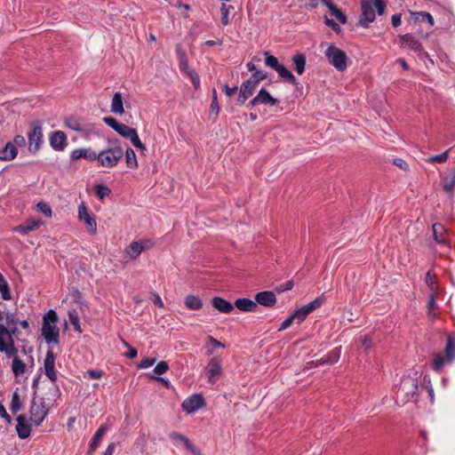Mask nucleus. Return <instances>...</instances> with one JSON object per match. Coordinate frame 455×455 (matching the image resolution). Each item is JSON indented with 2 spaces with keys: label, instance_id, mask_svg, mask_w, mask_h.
Wrapping results in <instances>:
<instances>
[{
  "label": "nucleus",
  "instance_id": "45",
  "mask_svg": "<svg viewBox=\"0 0 455 455\" xmlns=\"http://www.w3.org/2000/svg\"><path fill=\"white\" fill-rule=\"evenodd\" d=\"M136 129L131 128L126 124H121L116 130V132L121 135L122 137L128 139L133 132H135Z\"/></svg>",
  "mask_w": 455,
  "mask_h": 455
},
{
  "label": "nucleus",
  "instance_id": "18",
  "mask_svg": "<svg viewBox=\"0 0 455 455\" xmlns=\"http://www.w3.org/2000/svg\"><path fill=\"white\" fill-rule=\"evenodd\" d=\"M339 355H340L339 350L338 348H335V349L331 350L326 356H324L319 360H315V361L307 363L306 368L310 369L313 366H319V365H323L325 363L332 364V363L338 362V360L339 358Z\"/></svg>",
  "mask_w": 455,
  "mask_h": 455
},
{
  "label": "nucleus",
  "instance_id": "43",
  "mask_svg": "<svg viewBox=\"0 0 455 455\" xmlns=\"http://www.w3.org/2000/svg\"><path fill=\"white\" fill-rule=\"evenodd\" d=\"M264 54H265V56H266V58H265V64H266L267 67H269V68H273V69L276 70V69L278 68V67L281 65V64L278 62L277 58H275V56H273V55H270V54H269V52H266Z\"/></svg>",
  "mask_w": 455,
  "mask_h": 455
},
{
  "label": "nucleus",
  "instance_id": "59",
  "mask_svg": "<svg viewBox=\"0 0 455 455\" xmlns=\"http://www.w3.org/2000/svg\"><path fill=\"white\" fill-rule=\"evenodd\" d=\"M156 358L146 357L142 359L138 364V368L144 369L152 366L156 363Z\"/></svg>",
  "mask_w": 455,
  "mask_h": 455
},
{
  "label": "nucleus",
  "instance_id": "10",
  "mask_svg": "<svg viewBox=\"0 0 455 455\" xmlns=\"http://www.w3.org/2000/svg\"><path fill=\"white\" fill-rule=\"evenodd\" d=\"M418 391V382L415 379L407 377L404 378L398 388V394L409 399L413 397Z\"/></svg>",
  "mask_w": 455,
  "mask_h": 455
},
{
  "label": "nucleus",
  "instance_id": "6",
  "mask_svg": "<svg viewBox=\"0 0 455 455\" xmlns=\"http://www.w3.org/2000/svg\"><path fill=\"white\" fill-rule=\"evenodd\" d=\"M30 131L28 133V151L35 155L41 148L43 142V129L39 121L30 123Z\"/></svg>",
  "mask_w": 455,
  "mask_h": 455
},
{
  "label": "nucleus",
  "instance_id": "60",
  "mask_svg": "<svg viewBox=\"0 0 455 455\" xmlns=\"http://www.w3.org/2000/svg\"><path fill=\"white\" fill-rule=\"evenodd\" d=\"M38 210L43 212L44 215L51 217L52 216V210L50 206L45 203H38L37 204Z\"/></svg>",
  "mask_w": 455,
  "mask_h": 455
},
{
  "label": "nucleus",
  "instance_id": "11",
  "mask_svg": "<svg viewBox=\"0 0 455 455\" xmlns=\"http://www.w3.org/2000/svg\"><path fill=\"white\" fill-rule=\"evenodd\" d=\"M169 437L174 442L182 443L185 449L189 451L193 455H202L200 449L184 435L179 432H172Z\"/></svg>",
  "mask_w": 455,
  "mask_h": 455
},
{
  "label": "nucleus",
  "instance_id": "5",
  "mask_svg": "<svg viewBox=\"0 0 455 455\" xmlns=\"http://www.w3.org/2000/svg\"><path fill=\"white\" fill-rule=\"evenodd\" d=\"M51 407L52 404L50 403H46L44 398H40L39 400L34 398L30 406V421L36 427L40 426L44 420Z\"/></svg>",
  "mask_w": 455,
  "mask_h": 455
},
{
  "label": "nucleus",
  "instance_id": "54",
  "mask_svg": "<svg viewBox=\"0 0 455 455\" xmlns=\"http://www.w3.org/2000/svg\"><path fill=\"white\" fill-rule=\"evenodd\" d=\"M417 15V20H419L421 21L427 20L431 26L434 25V19L432 15L426 12H419L415 13Z\"/></svg>",
  "mask_w": 455,
  "mask_h": 455
},
{
  "label": "nucleus",
  "instance_id": "53",
  "mask_svg": "<svg viewBox=\"0 0 455 455\" xmlns=\"http://www.w3.org/2000/svg\"><path fill=\"white\" fill-rule=\"evenodd\" d=\"M111 193V190L108 187L103 185L96 186V194L100 197V199H103L105 196H108Z\"/></svg>",
  "mask_w": 455,
  "mask_h": 455
},
{
  "label": "nucleus",
  "instance_id": "58",
  "mask_svg": "<svg viewBox=\"0 0 455 455\" xmlns=\"http://www.w3.org/2000/svg\"><path fill=\"white\" fill-rule=\"evenodd\" d=\"M19 323V319L14 314L8 313L5 316V323L8 327L16 326Z\"/></svg>",
  "mask_w": 455,
  "mask_h": 455
},
{
  "label": "nucleus",
  "instance_id": "34",
  "mask_svg": "<svg viewBox=\"0 0 455 455\" xmlns=\"http://www.w3.org/2000/svg\"><path fill=\"white\" fill-rule=\"evenodd\" d=\"M65 124L71 130L76 132H84L85 125L81 122L79 118L70 116L65 120Z\"/></svg>",
  "mask_w": 455,
  "mask_h": 455
},
{
  "label": "nucleus",
  "instance_id": "30",
  "mask_svg": "<svg viewBox=\"0 0 455 455\" xmlns=\"http://www.w3.org/2000/svg\"><path fill=\"white\" fill-rule=\"evenodd\" d=\"M185 306L191 310H199L203 307V300L195 295H188L184 299Z\"/></svg>",
  "mask_w": 455,
  "mask_h": 455
},
{
  "label": "nucleus",
  "instance_id": "56",
  "mask_svg": "<svg viewBox=\"0 0 455 455\" xmlns=\"http://www.w3.org/2000/svg\"><path fill=\"white\" fill-rule=\"evenodd\" d=\"M220 11H221V15H222L221 22L224 26H227L229 23V19H228L229 7H228L225 4H222V5L220 7Z\"/></svg>",
  "mask_w": 455,
  "mask_h": 455
},
{
  "label": "nucleus",
  "instance_id": "25",
  "mask_svg": "<svg viewBox=\"0 0 455 455\" xmlns=\"http://www.w3.org/2000/svg\"><path fill=\"white\" fill-rule=\"evenodd\" d=\"M70 157L73 161H76L80 158H84L89 161H95L96 152L92 151L91 149L88 148H77L71 152Z\"/></svg>",
  "mask_w": 455,
  "mask_h": 455
},
{
  "label": "nucleus",
  "instance_id": "41",
  "mask_svg": "<svg viewBox=\"0 0 455 455\" xmlns=\"http://www.w3.org/2000/svg\"><path fill=\"white\" fill-rule=\"evenodd\" d=\"M176 51H177V54H178L179 60H180V70L182 72H184V73H187L189 70H191L188 68V60H187V57H186V52L181 49V47L180 45L177 46Z\"/></svg>",
  "mask_w": 455,
  "mask_h": 455
},
{
  "label": "nucleus",
  "instance_id": "13",
  "mask_svg": "<svg viewBox=\"0 0 455 455\" xmlns=\"http://www.w3.org/2000/svg\"><path fill=\"white\" fill-rule=\"evenodd\" d=\"M78 218L84 221L90 233L95 234L97 232L96 220L88 213L87 208L84 203L78 207Z\"/></svg>",
  "mask_w": 455,
  "mask_h": 455
},
{
  "label": "nucleus",
  "instance_id": "32",
  "mask_svg": "<svg viewBox=\"0 0 455 455\" xmlns=\"http://www.w3.org/2000/svg\"><path fill=\"white\" fill-rule=\"evenodd\" d=\"M111 111L115 114H124V108L123 104V98L120 92H116L113 96L111 103Z\"/></svg>",
  "mask_w": 455,
  "mask_h": 455
},
{
  "label": "nucleus",
  "instance_id": "22",
  "mask_svg": "<svg viewBox=\"0 0 455 455\" xmlns=\"http://www.w3.org/2000/svg\"><path fill=\"white\" fill-rule=\"evenodd\" d=\"M212 307L220 313L228 314L234 309V304L221 297H213L212 299Z\"/></svg>",
  "mask_w": 455,
  "mask_h": 455
},
{
  "label": "nucleus",
  "instance_id": "14",
  "mask_svg": "<svg viewBox=\"0 0 455 455\" xmlns=\"http://www.w3.org/2000/svg\"><path fill=\"white\" fill-rule=\"evenodd\" d=\"M278 100L273 98L266 89H261L257 96H255L249 103L250 106L255 107L259 104H268L270 106H275Z\"/></svg>",
  "mask_w": 455,
  "mask_h": 455
},
{
  "label": "nucleus",
  "instance_id": "55",
  "mask_svg": "<svg viewBox=\"0 0 455 455\" xmlns=\"http://www.w3.org/2000/svg\"><path fill=\"white\" fill-rule=\"evenodd\" d=\"M189 78L191 79V82L195 87V89H198L199 86H200V78H199V76L198 74L194 71V70H189L188 72L186 73Z\"/></svg>",
  "mask_w": 455,
  "mask_h": 455
},
{
  "label": "nucleus",
  "instance_id": "44",
  "mask_svg": "<svg viewBox=\"0 0 455 455\" xmlns=\"http://www.w3.org/2000/svg\"><path fill=\"white\" fill-rule=\"evenodd\" d=\"M68 317H69V321L72 323V325L74 326L75 330L81 332L82 331H81L80 321H79V316H78L77 312L76 310L69 311Z\"/></svg>",
  "mask_w": 455,
  "mask_h": 455
},
{
  "label": "nucleus",
  "instance_id": "1",
  "mask_svg": "<svg viewBox=\"0 0 455 455\" xmlns=\"http://www.w3.org/2000/svg\"><path fill=\"white\" fill-rule=\"evenodd\" d=\"M124 156V149L117 143L113 142V146L96 153V160L104 168H113L117 165L118 162Z\"/></svg>",
  "mask_w": 455,
  "mask_h": 455
},
{
  "label": "nucleus",
  "instance_id": "40",
  "mask_svg": "<svg viewBox=\"0 0 455 455\" xmlns=\"http://www.w3.org/2000/svg\"><path fill=\"white\" fill-rule=\"evenodd\" d=\"M125 162L129 169H136L138 167L137 156L132 148L125 150Z\"/></svg>",
  "mask_w": 455,
  "mask_h": 455
},
{
  "label": "nucleus",
  "instance_id": "16",
  "mask_svg": "<svg viewBox=\"0 0 455 455\" xmlns=\"http://www.w3.org/2000/svg\"><path fill=\"white\" fill-rule=\"evenodd\" d=\"M256 85L252 81L246 80L241 86L236 101L239 105H243L254 92Z\"/></svg>",
  "mask_w": 455,
  "mask_h": 455
},
{
  "label": "nucleus",
  "instance_id": "21",
  "mask_svg": "<svg viewBox=\"0 0 455 455\" xmlns=\"http://www.w3.org/2000/svg\"><path fill=\"white\" fill-rule=\"evenodd\" d=\"M255 302L264 307H273L276 303V297L273 291H265L255 295Z\"/></svg>",
  "mask_w": 455,
  "mask_h": 455
},
{
  "label": "nucleus",
  "instance_id": "33",
  "mask_svg": "<svg viewBox=\"0 0 455 455\" xmlns=\"http://www.w3.org/2000/svg\"><path fill=\"white\" fill-rule=\"evenodd\" d=\"M442 186L445 193L449 194L450 196L453 195V190L455 188V168L451 170V180H449L447 177H443L442 179Z\"/></svg>",
  "mask_w": 455,
  "mask_h": 455
},
{
  "label": "nucleus",
  "instance_id": "39",
  "mask_svg": "<svg viewBox=\"0 0 455 455\" xmlns=\"http://www.w3.org/2000/svg\"><path fill=\"white\" fill-rule=\"evenodd\" d=\"M275 71L278 73L280 77L283 78L284 80H286L290 84H296L295 76L283 65L281 64Z\"/></svg>",
  "mask_w": 455,
  "mask_h": 455
},
{
  "label": "nucleus",
  "instance_id": "28",
  "mask_svg": "<svg viewBox=\"0 0 455 455\" xmlns=\"http://www.w3.org/2000/svg\"><path fill=\"white\" fill-rule=\"evenodd\" d=\"M40 224L39 220H35L33 219L28 220L25 223L20 224L13 228L14 231L19 232L20 234H28L30 231L35 230Z\"/></svg>",
  "mask_w": 455,
  "mask_h": 455
},
{
  "label": "nucleus",
  "instance_id": "29",
  "mask_svg": "<svg viewBox=\"0 0 455 455\" xmlns=\"http://www.w3.org/2000/svg\"><path fill=\"white\" fill-rule=\"evenodd\" d=\"M432 231H433V237L435 241L438 243H446L445 239V228L440 223H435L432 226Z\"/></svg>",
  "mask_w": 455,
  "mask_h": 455
},
{
  "label": "nucleus",
  "instance_id": "36",
  "mask_svg": "<svg viewBox=\"0 0 455 455\" xmlns=\"http://www.w3.org/2000/svg\"><path fill=\"white\" fill-rule=\"evenodd\" d=\"M295 70L299 75L303 74L306 67V57L304 54H296L291 59Z\"/></svg>",
  "mask_w": 455,
  "mask_h": 455
},
{
  "label": "nucleus",
  "instance_id": "2",
  "mask_svg": "<svg viewBox=\"0 0 455 455\" xmlns=\"http://www.w3.org/2000/svg\"><path fill=\"white\" fill-rule=\"evenodd\" d=\"M57 321V314L52 309L43 317L42 336L47 343H59L60 330L56 325Z\"/></svg>",
  "mask_w": 455,
  "mask_h": 455
},
{
  "label": "nucleus",
  "instance_id": "42",
  "mask_svg": "<svg viewBox=\"0 0 455 455\" xmlns=\"http://www.w3.org/2000/svg\"><path fill=\"white\" fill-rule=\"evenodd\" d=\"M0 292L2 294V298L4 300H9L12 299L9 284L1 273H0Z\"/></svg>",
  "mask_w": 455,
  "mask_h": 455
},
{
  "label": "nucleus",
  "instance_id": "52",
  "mask_svg": "<svg viewBox=\"0 0 455 455\" xmlns=\"http://www.w3.org/2000/svg\"><path fill=\"white\" fill-rule=\"evenodd\" d=\"M448 156H449V150H446L445 152H443L440 155H436V156H433L429 157L427 161L429 163H445L448 159Z\"/></svg>",
  "mask_w": 455,
  "mask_h": 455
},
{
  "label": "nucleus",
  "instance_id": "12",
  "mask_svg": "<svg viewBox=\"0 0 455 455\" xmlns=\"http://www.w3.org/2000/svg\"><path fill=\"white\" fill-rule=\"evenodd\" d=\"M204 399L201 395H194L182 403L181 406L188 413L194 412L204 407Z\"/></svg>",
  "mask_w": 455,
  "mask_h": 455
},
{
  "label": "nucleus",
  "instance_id": "15",
  "mask_svg": "<svg viewBox=\"0 0 455 455\" xmlns=\"http://www.w3.org/2000/svg\"><path fill=\"white\" fill-rule=\"evenodd\" d=\"M55 366V355L52 350H48L44 359V371L49 379L55 383L57 380V374L54 369Z\"/></svg>",
  "mask_w": 455,
  "mask_h": 455
},
{
  "label": "nucleus",
  "instance_id": "20",
  "mask_svg": "<svg viewBox=\"0 0 455 455\" xmlns=\"http://www.w3.org/2000/svg\"><path fill=\"white\" fill-rule=\"evenodd\" d=\"M50 144L55 150H63L67 146V136L64 132H53L50 136Z\"/></svg>",
  "mask_w": 455,
  "mask_h": 455
},
{
  "label": "nucleus",
  "instance_id": "46",
  "mask_svg": "<svg viewBox=\"0 0 455 455\" xmlns=\"http://www.w3.org/2000/svg\"><path fill=\"white\" fill-rule=\"evenodd\" d=\"M267 77V74L262 70L255 71L252 76L248 79L249 81H252L254 84L257 86L258 84L265 80Z\"/></svg>",
  "mask_w": 455,
  "mask_h": 455
},
{
  "label": "nucleus",
  "instance_id": "61",
  "mask_svg": "<svg viewBox=\"0 0 455 455\" xmlns=\"http://www.w3.org/2000/svg\"><path fill=\"white\" fill-rule=\"evenodd\" d=\"M292 287H293V282L291 280H289V281L285 282L284 283L278 285L275 288V290L277 292H283L285 291L291 290Z\"/></svg>",
  "mask_w": 455,
  "mask_h": 455
},
{
  "label": "nucleus",
  "instance_id": "7",
  "mask_svg": "<svg viewBox=\"0 0 455 455\" xmlns=\"http://www.w3.org/2000/svg\"><path fill=\"white\" fill-rule=\"evenodd\" d=\"M0 352L5 353L8 357L18 354L12 333L3 323H0Z\"/></svg>",
  "mask_w": 455,
  "mask_h": 455
},
{
  "label": "nucleus",
  "instance_id": "31",
  "mask_svg": "<svg viewBox=\"0 0 455 455\" xmlns=\"http://www.w3.org/2000/svg\"><path fill=\"white\" fill-rule=\"evenodd\" d=\"M108 427L107 425H102L98 431L95 433L93 439L89 446L88 453L91 454L92 451L96 450L98 447L103 435L107 432Z\"/></svg>",
  "mask_w": 455,
  "mask_h": 455
},
{
  "label": "nucleus",
  "instance_id": "37",
  "mask_svg": "<svg viewBox=\"0 0 455 455\" xmlns=\"http://www.w3.org/2000/svg\"><path fill=\"white\" fill-rule=\"evenodd\" d=\"M12 357H13V361H12V369L13 374L16 377L20 376L25 372L26 364L22 360H20L17 356V355H15Z\"/></svg>",
  "mask_w": 455,
  "mask_h": 455
},
{
  "label": "nucleus",
  "instance_id": "50",
  "mask_svg": "<svg viewBox=\"0 0 455 455\" xmlns=\"http://www.w3.org/2000/svg\"><path fill=\"white\" fill-rule=\"evenodd\" d=\"M444 361H446L445 356L443 357L442 355L437 354L434 358L433 369L436 371H440L443 368Z\"/></svg>",
  "mask_w": 455,
  "mask_h": 455
},
{
  "label": "nucleus",
  "instance_id": "8",
  "mask_svg": "<svg viewBox=\"0 0 455 455\" xmlns=\"http://www.w3.org/2000/svg\"><path fill=\"white\" fill-rule=\"evenodd\" d=\"M325 55L329 62L339 71L347 68V55L342 50L331 44L327 48Z\"/></svg>",
  "mask_w": 455,
  "mask_h": 455
},
{
  "label": "nucleus",
  "instance_id": "51",
  "mask_svg": "<svg viewBox=\"0 0 455 455\" xmlns=\"http://www.w3.org/2000/svg\"><path fill=\"white\" fill-rule=\"evenodd\" d=\"M168 370H169L168 363L165 361H161L156 365V367L154 369V372L156 375L161 376V375L164 374L165 372H167Z\"/></svg>",
  "mask_w": 455,
  "mask_h": 455
},
{
  "label": "nucleus",
  "instance_id": "63",
  "mask_svg": "<svg viewBox=\"0 0 455 455\" xmlns=\"http://www.w3.org/2000/svg\"><path fill=\"white\" fill-rule=\"evenodd\" d=\"M294 319L293 317L291 316V315L287 317L280 325L278 331H284L285 329H287L288 327H290L293 323H294Z\"/></svg>",
  "mask_w": 455,
  "mask_h": 455
},
{
  "label": "nucleus",
  "instance_id": "64",
  "mask_svg": "<svg viewBox=\"0 0 455 455\" xmlns=\"http://www.w3.org/2000/svg\"><path fill=\"white\" fill-rule=\"evenodd\" d=\"M15 147H24L26 145V139L24 136L22 135H16L14 138H13V142H12Z\"/></svg>",
  "mask_w": 455,
  "mask_h": 455
},
{
  "label": "nucleus",
  "instance_id": "17",
  "mask_svg": "<svg viewBox=\"0 0 455 455\" xmlns=\"http://www.w3.org/2000/svg\"><path fill=\"white\" fill-rule=\"evenodd\" d=\"M222 373L220 363L215 359L212 358L206 368V375L210 383L214 384Z\"/></svg>",
  "mask_w": 455,
  "mask_h": 455
},
{
  "label": "nucleus",
  "instance_id": "27",
  "mask_svg": "<svg viewBox=\"0 0 455 455\" xmlns=\"http://www.w3.org/2000/svg\"><path fill=\"white\" fill-rule=\"evenodd\" d=\"M400 38L406 47L415 52H421L423 50L422 44L411 35L406 34L401 36Z\"/></svg>",
  "mask_w": 455,
  "mask_h": 455
},
{
  "label": "nucleus",
  "instance_id": "48",
  "mask_svg": "<svg viewBox=\"0 0 455 455\" xmlns=\"http://www.w3.org/2000/svg\"><path fill=\"white\" fill-rule=\"evenodd\" d=\"M132 145L140 149L145 150L146 147L145 145L140 141L139 135L137 133V131L133 132V133L131 134V136L128 138Z\"/></svg>",
  "mask_w": 455,
  "mask_h": 455
},
{
  "label": "nucleus",
  "instance_id": "49",
  "mask_svg": "<svg viewBox=\"0 0 455 455\" xmlns=\"http://www.w3.org/2000/svg\"><path fill=\"white\" fill-rule=\"evenodd\" d=\"M426 283L431 291H435L437 290V285L435 283V275L428 271L426 275Z\"/></svg>",
  "mask_w": 455,
  "mask_h": 455
},
{
  "label": "nucleus",
  "instance_id": "23",
  "mask_svg": "<svg viewBox=\"0 0 455 455\" xmlns=\"http://www.w3.org/2000/svg\"><path fill=\"white\" fill-rule=\"evenodd\" d=\"M235 307L243 312H255L258 308L255 301L246 298L235 299L234 302Z\"/></svg>",
  "mask_w": 455,
  "mask_h": 455
},
{
  "label": "nucleus",
  "instance_id": "38",
  "mask_svg": "<svg viewBox=\"0 0 455 455\" xmlns=\"http://www.w3.org/2000/svg\"><path fill=\"white\" fill-rule=\"evenodd\" d=\"M60 395V392L59 387L54 383H52V385L48 387L46 397L44 398L46 403H50L52 405L53 402H55Z\"/></svg>",
  "mask_w": 455,
  "mask_h": 455
},
{
  "label": "nucleus",
  "instance_id": "19",
  "mask_svg": "<svg viewBox=\"0 0 455 455\" xmlns=\"http://www.w3.org/2000/svg\"><path fill=\"white\" fill-rule=\"evenodd\" d=\"M16 431L18 436L20 439H26L30 435L31 427L28 423L27 417L24 414H20L17 417Z\"/></svg>",
  "mask_w": 455,
  "mask_h": 455
},
{
  "label": "nucleus",
  "instance_id": "47",
  "mask_svg": "<svg viewBox=\"0 0 455 455\" xmlns=\"http://www.w3.org/2000/svg\"><path fill=\"white\" fill-rule=\"evenodd\" d=\"M21 403L20 400V395L17 392H14L12 397V403H11V411L12 413H16L18 411L20 410Z\"/></svg>",
  "mask_w": 455,
  "mask_h": 455
},
{
  "label": "nucleus",
  "instance_id": "62",
  "mask_svg": "<svg viewBox=\"0 0 455 455\" xmlns=\"http://www.w3.org/2000/svg\"><path fill=\"white\" fill-rule=\"evenodd\" d=\"M393 163L395 165H396L398 168L403 170V171H408L409 170V164H407L406 161H404L403 159L402 158H395L393 160Z\"/></svg>",
  "mask_w": 455,
  "mask_h": 455
},
{
  "label": "nucleus",
  "instance_id": "24",
  "mask_svg": "<svg viewBox=\"0 0 455 455\" xmlns=\"http://www.w3.org/2000/svg\"><path fill=\"white\" fill-rule=\"evenodd\" d=\"M18 155V149L15 145L9 141L5 144L4 148L0 150L1 161H12Z\"/></svg>",
  "mask_w": 455,
  "mask_h": 455
},
{
  "label": "nucleus",
  "instance_id": "57",
  "mask_svg": "<svg viewBox=\"0 0 455 455\" xmlns=\"http://www.w3.org/2000/svg\"><path fill=\"white\" fill-rule=\"evenodd\" d=\"M103 121L106 124L110 126L116 132L118 129L119 125L121 124V123L117 122V120L112 116H106L103 118Z\"/></svg>",
  "mask_w": 455,
  "mask_h": 455
},
{
  "label": "nucleus",
  "instance_id": "3",
  "mask_svg": "<svg viewBox=\"0 0 455 455\" xmlns=\"http://www.w3.org/2000/svg\"><path fill=\"white\" fill-rule=\"evenodd\" d=\"M362 18L359 22L364 27L375 20V9L378 14L381 15L385 12V4L382 0H363L361 4Z\"/></svg>",
  "mask_w": 455,
  "mask_h": 455
},
{
  "label": "nucleus",
  "instance_id": "35",
  "mask_svg": "<svg viewBox=\"0 0 455 455\" xmlns=\"http://www.w3.org/2000/svg\"><path fill=\"white\" fill-rule=\"evenodd\" d=\"M444 355L447 362H451L455 358V339L451 337H448L447 339Z\"/></svg>",
  "mask_w": 455,
  "mask_h": 455
},
{
  "label": "nucleus",
  "instance_id": "26",
  "mask_svg": "<svg viewBox=\"0 0 455 455\" xmlns=\"http://www.w3.org/2000/svg\"><path fill=\"white\" fill-rule=\"evenodd\" d=\"M323 4H325L330 10V14L335 17L341 24L347 22V16L344 12L339 9L331 0H323Z\"/></svg>",
  "mask_w": 455,
  "mask_h": 455
},
{
  "label": "nucleus",
  "instance_id": "9",
  "mask_svg": "<svg viewBox=\"0 0 455 455\" xmlns=\"http://www.w3.org/2000/svg\"><path fill=\"white\" fill-rule=\"evenodd\" d=\"M325 299L323 296H319L316 299H315L313 301L309 302L304 307H301L298 309H296L292 314L291 316L293 317L294 321L297 323H300L303 322L307 315H309L314 310L319 308L323 303Z\"/></svg>",
  "mask_w": 455,
  "mask_h": 455
},
{
  "label": "nucleus",
  "instance_id": "4",
  "mask_svg": "<svg viewBox=\"0 0 455 455\" xmlns=\"http://www.w3.org/2000/svg\"><path fill=\"white\" fill-rule=\"evenodd\" d=\"M153 246L154 242L150 239L134 241L124 250L123 259L126 263L133 261L140 257L142 251L151 249Z\"/></svg>",
  "mask_w": 455,
  "mask_h": 455
}]
</instances>
